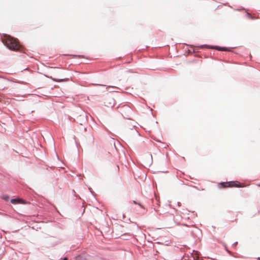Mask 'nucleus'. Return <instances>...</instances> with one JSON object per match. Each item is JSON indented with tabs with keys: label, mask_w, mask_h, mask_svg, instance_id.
<instances>
[{
	"label": "nucleus",
	"mask_w": 260,
	"mask_h": 260,
	"mask_svg": "<svg viewBox=\"0 0 260 260\" xmlns=\"http://www.w3.org/2000/svg\"><path fill=\"white\" fill-rule=\"evenodd\" d=\"M3 42L10 49L17 51L19 49L20 45L18 41L9 35H5L2 38Z\"/></svg>",
	"instance_id": "1"
},
{
	"label": "nucleus",
	"mask_w": 260,
	"mask_h": 260,
	"mask_svg": "<svg viewBox=\"0 0 260 260\" xmlns=\"http://www.w3.org/2000/svg\"><path fill=\"white\" fill-rule=\"evenodd\" d=\"M219 185L223 188L228 187H240L239 183L238 182H222Z\"/></svg>",
	"instance_id": "2"
},
{
	"label": "nucleus",
	"mask_w": 260,
	"mask_h": 260,
	"mask_svg": "<svg viewBox=\"0 0 260 260\" xmlns=\"http://www.w3.org/2000/svg\"><path fill=\"white\" fill-rule=\"evenodd\" d=\"M208 48H211V49H215L219 51H230V49L224 48V47H220L218 46H211L209 47Z\"/></svg>",
	"instance_id": "3"
},
{
	"label": "nucleus",
	"mask_w": 260,
	"mask_h": 260,
	"mask_svg": "<svg viewBox=\"0 0 260 260\" xmlns=\"http://www.w3.org/2000/svg\"><path fill=\"white\" fill-rule=\"evenodd\" d=\"M11 202L13 204H23L24 203V201L22 199H12L11 200Z\"/></svg>",
	"instance_id": "4"
},
{
	"label": "nucleus",
	"mask_w": 260,
	"mask_h": 260,
	"mask_svg": "<svg viewBox=\"0 0 260 260\" xmlns=\"http://www.w3.org/2000/svg\"><path fill=\"white\" fill-rule=\"evenodd\" d=\"M192 255L194 260H198L200 257V253L197 251H193Z\"/></svg>",
	"instance_id": "5"
},
{
	"label": "nucleus",
	"mask_w": 260,
	"mask_h": 260,
	"mask_svg": "<svg viewBox=\"0 0 260 260\" xmlns=\"http://www.w3.org/2000/svg\"><path fill=\"white\" fill-rule=\"evenodd\" d=\"M109 100L111 101V102H110L109 103V104H107V106H112L113 105H114V100L113 99H112V98H110V99H109Z\"/></svg>",
	"instance_id": "6"
},
{
	"label": "nucleus",
	"mask_w": 260,
	"mask_h": 260,
	"mask_svg": "<svg viewBox=\"0 0 260 260\" xmlns=\"http://www.w3.org/2000/svg\"><path fill=\"white\" fill-rule=\"evenodd\" d=\"M2 198L5 200V201H8L10 199V197L8 195H3L2 197Z\"/></svg>",
	"instance_id": "7"
},
{
	"label": "nucleus",
	"mask_w": 260,
	"mask_h": 260,
	"mask_svg": "<svg viewBox=\"0 0 260 260\" xmlns=\"http://www.w3.org/2000/svg\"><path fill=\"white\" fill-rule=\"evenodd\" d=\"M75 260H86V259L81 256H78L76 257Z\"/></svg>",
	"instance_id": "8"
},
{
	"label": "nucleus",
	"mask_w": 260,
	"mask_h": 260,
	"mask_svg": "<svg viewBox=\"0 0 260 260\" xmlns=\"http://www.w3.org/2000/svg\"><path fill=\"white\" fill-rule=\"evenodd\" d=\"M133 202H134V203L135 204H138V205H139V206L140 207H141V208H144V207H143V205H142L141 203H137V202H136V201H133Z\"/></svg>",
	"instance_id": "9"
},
{
	"label": "nucleus",
	"mask_w": 260,
	"mask_h": 260,
	"mask_svg": "<svg viewBox=\"0 0 260 260\" xmlns=\"http://www.w3.org/2000/svg\"><path fill=\"white\" fill-rule=\"evenodd\" d=\"M54 81H57V82H60V81H62L63 80V79H52Z\"/></svg>",
	"instance_id": "10"
},
{
	"label": "nucleus",
	"mask_w": 260,
	"mask_h": 260,
	"mask_svg": "<svg viewBox=\"0 0 260 260\" xmlns=\"http://www.w3.org/2000/svg\"><path fill=\"white\" fill-rule=\"evenodd\" d=\"M63 260H67V257L64 258V259Z\"/></svg>",
	"instance_id": "11"
}]
</instances>
